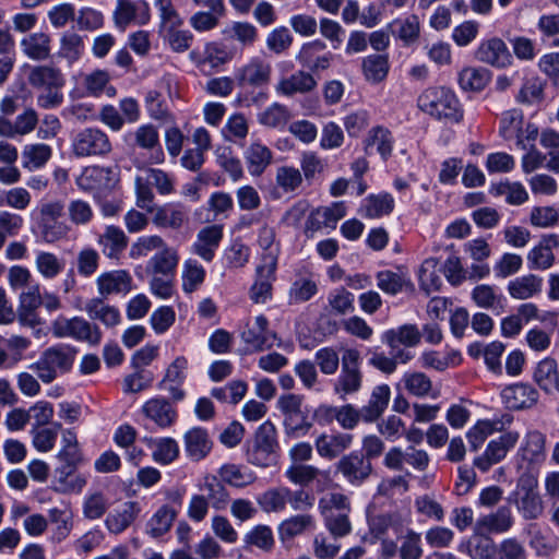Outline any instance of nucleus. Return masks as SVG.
Wrapping results in <instances>:
<instances>
[{
  "instance_id": "obj_12",
  "label": "nucleus",
  "mask_w": 559,
  "mask_h": 559,
  "mask_svg": "<svg viewBox=\"0 0 559 559\" xmlns=\"http://www.w3.org/2000/svg\"><path fill=\"white\" fill-rule=\"evenodd\" d=\"M112 16L116 27L121 32H124L132 23L145 25L150 22V5L144 0L139 2H133L131 0H117V7Z\"/></svg>"
},
{
  "instance_id": "obj_44",
  "label": "nucleus",
  "mask_w": 559,
  "mask_h": 559,
  "mask_svg": "<svg viewBox=\"0 0 559 559\" xmlns=\"http://www.w3.org/2000/svg\"><path fill=\"white\" fill-rule=\"evenodd\" d=\"M34 263L37 273L45 280L56 278L66 267L62 258L53 252L43 250L36 252Z\"/></svg>"
},
{
  "instance_id": "obj_20",
  "label": "nucleus",
  "mask_w": 559,
  "mask_h": 559,
  "mask_svg": "<svg viewBox=\"0 0 559 559\" xmlns=\"http://www.w3.org/2000/svg\"><path fill=\"white\" fill-rule=\"evenodd\" d=\"M514 524V518L509 507H500L496 512L480 516L475 525L474 532L479 536L488 534H502L508 532Z\"/></svg>"
},
{
  "instance_id": "obj_10",
  "label": "nucleus",
  "mask_w": 559,
  "mask_h": 559,
  "mask_svg": "<svg viewBox=\"0 0 559 559\" xmlns=\"http://www.w3.org/2000/svg\"><path fill=\"white\" fill-rule=\"evenodd\" d=\"M234 58L233 52L217 41H209L201 49H193L190 52V59L195 67L204 73L215 70Z\"/></svg>"
},
{
  "instance_id": "obj_32",
  "label": "nucleus",
  "mask_w": 559,
  "mask_h": 559,
  "mask_svg": "<svg viewBox=\"0 0 559 559\" xmlns=\"http://www.w3.org/2000/svg\"><path fill=\"white\" fill-rule=\"evenodd\" d=\"M178 263L177 249L166 245L148 260L146 271L152 275L174 276Z\"/></svg>"
},
{
  "instance_id": "obj_55",
  "label": "nucleus",
  "mask_w": 559,
  "mask_h": 559,
  "mask_svg": "<svg viewBox=\"0 0 559 559\" xmlns=\"http://www.w3.org/2000/svg\"><path fill=\"white\" fill-rule=\"evenodd\" d=\"M153 447V459L159 464H170L179 455L178 442L169 437L151 440Z\"/></svg>"
},
{
  "instance_id": "obj_51",
  "label": "nucleus",
  "mask_w": 559,
  "mask_h": 559,
  "mask_svg": "<svg viewBox=\"0 0 559 559\" xmlns=\"http://www.w3.org/2000/svg\"><path fill=\"white\" fill-rule=\"evenodd\" d=\"M393 207L394 200L391 194H371L365 199L361 212L366 217L376 218L390 214Z\"/></svg>"
},
{
  "instance_id": "obj_11",
  "label": "nucleus",
  "mask_w": 559,
  "mask_h": 559,
  "mask_svg": "<svg viewBox=\"0 0 559 559\" xmlns=\"http://www.w3.org/2000/svg\"><path fill=\"white\" fill-rule=\"evenodd\" d=\"M520 435L515 431H508L499 438L491 440L485 452L475 457L474 466L481 472H487L492 465L501 462L507 453L516 444Z\"/></svg>"
},
{
  "instance_id": "obj_38",
  "label": "nucleus",
  "mask_w": 559,
  "mask_h": 559,
  "mask_svg": "<svg viewBox=\"0 0 559 559\" xmlns=\"http://www.w3.org/2000/svg\"><path fill=\"white\" fill-rule=\"evenodd\" d=\"M534 381L547 393L557 391L559 393V369L554 358L542 359L534 371Z\"/></svg>"
},
{
  "instance_id": "obj_21",
  "label": "nucleus",
  "mask_w": 559,
  "mask_h": 559,
  "mask_svg": "<svg viewBox=\"0 0 559 559\" xmlns=\"http://www.w3.org/2000/svg\"><path fill=\"white\" fill-rule=\"evenodd\" d=\"M475 56L479 61L498 68H504L511 61L508 47L502 39L497 37L484 40L478 46Z\"/></svg>"
},
{
  "instance_id": "obj_63",
  "label": "nucleus",
  "mask_w": 559,
  "mask_h": 559,
  "mask_svg": "<svg viewBox=\"0 0 559 559\" xmlns=\"http://www.w3.org/2000/svg\"><path fill=\"white\" fill-rule=\"evenodd\" d=\"M61 424L52 423L50 427L33 428L31 433L33 437V445L40 452H48L55 447V442Z\"/></svg>"
},
{
  "instance_id": "obj_50",
  "label": "nucleus",
  "mask_w": 559,
  "mask_h": 559,
  "mask_svg": "<svg viewBox=\"0 0 559 559\" xmlns=\"http://www.w3.org/2000/svg\"><path fill=\"white\" fill-rule=\"evenodd\" d=\"M438 264V259L428 258L420 265L418 272L419 285L427 295L439 290L442 285V280L437 270Z\"/></svg>"
},
{
  "instance_id": "obj_28",
  "label": "nucleus",
  "mask_w": 559,
  "mask_h": 559,
  "mask_svg": "<svg viewBox=\"0 0 559 559\" xmlns=\"http://www.w3.org/2000/svg\"><path fill=\"white\" fill-rule=\"evenodd\" d=\"M275 229L269 225H263L258 233V243L264 251L262 255L261 270L271 274L276 271L277 258L280 254L278 243L275 241Z\"/></svg>"
},
{
  "instance_id": "obj_22",
  "label": "nucleus",
  "mask_w": 559,
  "mask_h": 559,
  "mask_svg": "<svg viewBox=\"0 0 559 559\" xmlns=\"http://www.w3.org/2000/svg\"><path fill=\"white\" fill-rule=\"evenodd\" d=\"M502 400L510 409H523L534 406L538 401V392L526 383L507 386L501 393Z\"/></svg>"
},
{
  "instance_id": "obj_40",
  "label": "nucleus",
  "mask_w": 559,
  "mask_h": 559,
  "mask_svg": "<svg viewBox=\"0 0 559 559\" xmlns=\"http://www.w3.org/2000/svg\"><path fill=\"white\" fill-rule=\"evenodd\" d=\"M503 419L497 420H479L467 432V440L472 451H477L485 440L496 431H501L506 424L511 423V417L506 416Z\"/></svg>"
},
{
  "instance_id": "obj_18",
  "label": "nucleus",
  "mask_w": 559,
  "mask_h": 559,
  "mask_svg": "<svg viewBox=\"0 0 559 559\" xmlns=\"http://www.w3.org/2000/svg\"><path fill=\"white\" fill-rule=\"evenodd\" d=\"M43 304L40 288L38 284L29 286L27 290L21 293L19 297V307L15 313L19 322L28 328H35L41 323L37 309Z\"/></svg>"
},
{
  "instance_id": "obj_27",
  "label": "nucleus",
  "mask_w": 559,
  "mask_h": 559,
  "mask_svg": "<svg viewBox=\"0 0 559 559\" xmlns=\"http://www.w3.org/2000/svg\"><path fill=\"white\" fill-rule=\"evenodd\" d=\"M143 414L160 428L170 427L177 419V411L164 397H154L142 406Z\"/></svg>"
},
{
  "instance_id": "obj_24",
  "label": "nucleus",
  "mask_w": 559,
  "mask_h": 559,
  "mask_svg": "<svg viewBox=\"0 0 559 559\" xmlns=\"http://www.w3.org/2000/svg\"><path fill=\"white\" fill-rule=\"evenodd\" d=\"M183 445L187 456L194 462H199L209 455L213 442L204 428L194 427L183 435Z\"/></svg>"
},
{
  "instance_id": "obj_25",
  "label": "nucleus",
  "mask_w": 559,
  "mask_h": 559,
  "mask_svg": "<svg viewBox=\"0 0 559 559\" xmlns=\"http://www.w3.org/2000/svg\"><path fill=\"white\" fill-rule=\"evenodd\" d=\"M354 437L350 433H322L316 440V449L321 457L333 460L352 447Z\"/></svg>"
},
{
  "instance_id": "obj_5",
  "label": "nucleus",
  "mask_w": 559,
  "mask_h": 559,
  "mask_svg": "<svg viewBox=\"0 0 559 559\" xmlns=\"http://www.w3.org/2000/svg\"><path fill=\"white\" fill-rule=\"evenodd\" d=\"M120 181L118 166H88L76 178L78 187L95 197H106L114 191Z\"/></svg>"
},
{
  "instance_id": "obj_45",
  "label": "nucleus",
  "mask_w": 559,
  "mask_h": 559,
  "mask_svg": "<svg viewBox=\"0 0 559 559\" xmlns=\"http://www.w3.org/2000/svg\"><path fill=\"white\" fill-rule=\"evenodd\" d=\"M50 36L46 33H33L22 39L24 53L33 60H46L50 57Z\"/></svg>"
},
{
  "instance_id": "obj_60",
  "label": "nucleus",
  "mask_w": 559,
  "mask_h": 559,
  "mask_svg": "<svg viewBox=\"0 0 559 559\" xmlns=\"http://www.w3.org/2000/svg\"><path fill=\"white\" fill-rule=\"evenodd\" d=\"M205 270L193 259H188L182 269V289L186 293H193L204 282Z\"/></svg>"
},
{
  "instance_id": "obj_46",
  "label": "nucleus",
  "mask_w": 559,
  "mask_h": 559,
  "mask_svg": "<svg viewBox=\"0 0 559 559\" xmlns=\"http://www.w3.org/2000/svg\"><path fill=\"white\" fill-rule=\"evenodd\" d=\"M85 311L92 320H99L107 326H115L120 322L119 310L105 304L99 297L90 299L85 305Z\"/></svg>"
},
{
  "instance_id": "obj_35",
  "label": "nucleus",
  "mask_w": 559,
  "mask_h": 559,
  "mask_svg": "<svg viewBox=\"0 0 559 559\" xmlns=\"http://www.w3.org/2000/svg\"><path fill=\"white\" fill-rule=\"evenodd\" d=\"M133 141L136 146L153 152L152 159L158 164L164 160V153L159 145L157 128L151 123L142 124L133 132Z\"/></svg>"
},
{
  "instance_id": "obj_9",
  "label": "nucleus",
  "mask_w": 559,
  "mask_h": 559,
  "mask_svg": "<svg viewBox=\"0 0 559 559\" xmlns=\"http://www.w3.org/2000/svg\"><path fill=\"white\" fill-rule=\"evenodd\" d=\"M272 73L271 62L260 56H254L236 70L235 80L239 87L260 88L271 83Z\"/></svg>"
},
{
  "instance_id": "obj_17",
  "label": "nucleus",
  "mask_w": 559,
  "mask_h": 559,
  "mask_svg": "<svg viewBox=\"0 0 559 559\" xmlns=\"http://www.w3.org/2000/svg\"><path fill=\"white\" fill-rule=\"evenodd\" d=\"M318 81L312 73L306 70H297L288 76H283L275 85L277 94L293 97L295 95H306L316 91Z\"/></svg>"
},
{
  "instance_id": "obj_53",
  "label": "nucleus",
  "mask_w": 559,
  "mask_h": 559,
  "mask_svg": "<svg viewBox=\"0 0 559 559\" xmlns=\"http://www.w3.org/2000/svg\"><path fill=\"white\" fill-rule=\"evenodd\" d=\"M345 205L343 202L333 203L331 206L320 207L311 215V224L317 228L334 227L335 224L345 216Z\"/></svg>"
},
{
  "instance_id": "obj_36",
  "label": "nucleus",
  "mask_w": 559,
  "mask_h": 559,
  "mask_svg": "<svg viewBox=\"0 0 559 559\" xmlns=\"http://www.w3.org/2000/svg\"><path fill=\"white\" fill-rule=\"evenodd\" d=\"M421 333L415 324H403L382 334V342L394 350L399 345L414 347L419 344Z\"/></svg>"
},
{
  "instance_id": "obj_23",
  "label": "nucleus",
  "mask_w": 559,
  "mask_h": 559,
  "mask_svg": "<svg viewBox=\"0 0 559 559\" xmlns=\"http://www.w3.org/2000/svg\"><path fill=\"white\" fill-rule=\"evenodd\" d=\"M223 238V226L210 225L202 228L197 240L192 245V252L198 254L206 262H211L214 258L215 250L218 248Z\"/></svg>"
},
{
  "instance_id": "obj_64",
  "label": "nucleus",
  "mask_w": 559,
  "mask_h": 559,
  "mask_svg": "<svg viewBox=\"0 0 559 559\" xmlns=\"http://www.w3.org/2000/svg\"><path fill=\"white\" fill-rule=\"evenodd\" d=\"M406 391L417 397L428 396L432 390L431 380L423 372H407L403 377Z\"/></svg>"
},
{
  "instance_id": "obj_7",
  "label": "nucleus",
  "mask_w": 559,
  "mask_h": 559,
  "mask_svg": "<svg viewBox=\"0 0 559 559\" xmlns=\"http://www.w3.org/2000/svg\"><path fill=\"white\" fill-rule=\"evenodd\" d=\"M51 332L56 337H71L79 342H85L96 346L102 341V332L98 325L81 318L67 319L60 317L51 323Z\"/></svg>"
},
{
  "instance_id": "obj_47",
  "label": "nucleus",
  "mask_w": 559,
  "mask_h": 559,
  "mask_svg": "<svg viewBox=\"0 0 559 559\" xmlns=\"http://www.w3.org/2000/svg\"><path fill=\"white\" fill-rule=\"evenodd\" d=\"M489 81L490 72L485 68L466 67L459 73V84L464 91H483Z\"/></svg>"
},
{
  "instance_id": "obj_14",
  "label": "nucleus",
  "mask_w": 559,
  "mask_h": 559,
  "mask_svg": "<svg viewBox=\"0 0 559 559\" xmlns=\"http://www.w3.org/2000/svg\"><path fill=\"white\" fill-rule=\"evenodd\" d=\"M519 468L523 472L535 469L538 473V466L545 460V436L537 431L526 433L523 444L519 450Z\"/></svg>"
},
{
  "instance_id": "obj_8",
  "label": "nucleus",
  "mask_w": 559,
  "mask_h": 559,
  "mask_svg": "<svg viewBox=\"0 0 559 559\" xmlns=\"http://www.w3.org/2000/svg\"><path fill=\"white\" fill-rule=\"evenodd\" d=\"M277 448L276 428L266 420L254 433L253 443L248 450L249 462L257 466H269L275 461Z\"/></svg>"
},
{
  "instance_id": "obj_13",
  "label": "nucleus",
  "mask_w": 559,
  "mask_h": 559,
  "mask_svg": "<svg viewBox=\"0 0 559 559\" xmlns=\"http://www.w3.org/2000/svg\"><path fill=\"white\" fill-rule=\"evenodd\" d=\"M337 473L354 486H359L371 475L373 468L371 462L357 452L343 455L335 464Z\"/></svg>"
},
{
  "instance_id": "obj_37",
  "label": "nucleus",
  "mask_w": 559,
  "mask_h": 559,
  "mask_svg": "<svg viewBox=\"0 0 559 559\" xmlns=\"http://www.w3.org/2000/svg\"><path fill=\"white\" fill-rule=\"evenodd\" d=\"M97 242L106 257L116 259L128 247V237L121 228L110 225L99 235Z\"/></svg>"
},
{
  "instance_id": "obj_42",
  "label": "nucleus",
  "mask_w": 559,
  "mask_h": 559,
  "mask_svg": "<svg viewBox=\"0 0 559 559\" xmlns=\"http://www.w3.org/2000/svg\"><path fill=\"white\" fill-rule=\"evenodd\" d=\"M317 414L324 416H334L340 426L344 429H354L359 420H362V412L356 409L352 404H346L341 407L330 405H320Z\"/></svg>"
},
{
  "instance_id": "obj_2",
  "label": "nucleus",
  "mask_w": 559,
  "mask_h": 559,
  "mask_svg": "<svg viewBox=\"0 0 559 559\" xmlns=\"http://www.w3.org/2000/svg\"><path fill=\"white\" fill-rule=\"evenodd\" d=\"M418 107L424 112L444 122L459 123L463 119V110L457 97L445 87L427 88L418 97Z\"/></svg>"
},
{
  "instance_id": "obj_29",
  "label": "nucleus",
  "mask_w": 559,
  "mask_h": 559,
  "mask_svg": "<svg viewBox=\"0 0 559 559\" xmlns=\"http://www.w3.org/2000/svg\"><path fill=\"white\" fill-rule=\"evenodd\" d=\"M153 223L159 228L179 229L188 221V212L181 204H165L153 211Z\"/></svg>"
},
{
  "instance_id": "obj_33",
  "label": "nucleus",
  "mask_w": 559,
  "mask_h": 559,
  "mask_svg": "<svg viewBox=\"0 0 559 559\" xmlns=\"http://www.w3.org/2000/svg\"><path fill=\"white\" fill-rule=\"evenodd\" d=\"M86 485L84 476L75 473V466L62 465L55 469L52 489L59 493L80 492Z\"/></svg>"
},
{
  "instance_id": "obj_56",
  "label": "nucleus",
  "mask_w": 559,
  "mask_h": 559,
  "mask_svg": "<svg viewBox=\"0 0 559 559\" xmlns=\"http://www.w3.org/2000/svg\"><path fill=\"white\" fill-rule=\"evenodd\" d=\"M372 146L377 147V152L386 159L392 153V138L388 129L378 126L372 128L366 140L365 150L368 153Z\"/></svg>"
},
{
  "instance_id": "obj_15",
  "label": "nucleus",
  "mask_w": 559,
  "mask_h": 559,
  "mask_svg": "<svg viewBox=\"0 0 559 559\" xmlns=\"http://www.w3.org/2000/svg\"><path fill=\"white\" fill-rule=\"evenodd\" d=\"M325 49L326 45L319 39L306 43L297 53L296 60L302 67L308 68V72L314 75L316 73L328 70L331 67L333 55L331 52H325Z\"/></svg>"
},
{
  "instance_id": "obj_58",
  "label": "nucleus",
  "mask_w": 559,
  "mask_h": 559,
  "mask_svg": "<svg viewBox=\"0 0 559 559\" xmlns=\"http://www.w3.org/2000/svg\"><path fill=\"white\" fill-rule=\"evenodd\" d=\"M275 280V271L271 274L261 270V265L257 269V281L250 289V298L255 304H264L272 296V282Z\"/></svg>"
},
{
  "instance_id": "obj_61",
  "label": "nucleus",
  "mask_w": 559,
  "mask_h": 559,
  "mask_svg": "<svg viewBox=\"0 0 559 559\" xmlns=\"http://www.w3.org/2000/svg\"><path fill=\"white\" fill-rule=\"evenodd\" d=\"M176 518V512L169 506H163L147 522V533L153 537H159L169 531Z\"/></svg>"
},
{
  "instance_id": "obj_16",
  "label": "nucleus",
  "mask_w": 559,
  "mask_h": 559,
  "mask_svg": "<svg viewBox=\"0 0 559 559\" xmlns=\"http://www.w3.org/2000/svg\"><path fill=\"white\" fill-rule=\"evenodd\" d=\"M241 340L255 352L271 348L276 340V334L269 329V321L264 316H258L252 322H248L241 333Z\"/></svg>"
},
{
  "instance_id": "obj_54",
  "label": "nucleus",
  "mask_w": 559,
  "mask_h": 559,
  "mask_svg": "<svg viewBox=\"0 0 559 559\" xmlns=\"http://www.w3.org/2000/svg\"><path fill=\"white\" fill-rule=\"evenodd\" d=\"M490 193L496 197H506V201L512 205H520L527 201L528 194L520 182L503 181L490 187Z\"/></svg>"
},
{
  "instance_id": "obj_26",
  "label": "nucleus",
  "mask_w": 559,
  "mask_h": 559,
  "mask_svg": "<svg viewBox=\"0 0 559 559\" xmlns=\"http://www.w3.org/2000/svg\"><path fill=\"white\" fill-rule=\"evenodd\" d=\"M97 289L103 298L112 294H126L131 289L132 277L124 270H115L100 274L97 280Z\"/></svg>"
},
{
  "instance_id": "obj_31",
  "label": "nucleus",
  "mask_w": 559,
  "mask_h": 559,
  "mask_svg": "<svg viewBox=\"0 0 559 559\" xmlns=\"http://www.w3.org/2000/svg\"><path fill=\"white\" fill-rule=\"evenodd\" d=\"M390 397L391 389L388 384H380L374 386L367 404L360 408L362 412V421H378L388 408Z\"/></svg>"
},
{
  "instance_id": "obj_41",
  "label": "nucleus",
  "mask_w": 559,
  "mask_h": 559,
  "mask_svg": "<svg viewBox=\"0 0 559 559\" xmlns=\"http://www.w3.org/2000/svg\"><path fill=\"white\" fill-rule=\"evenodd\" d=\"M140 512L141 508L138 502L128 501L107 516L106 526L111 533L119 534L133 523Z\"/></svg>"
},
{
  "instance_id": "obj_39",
  "label": "nucleus",
  "mask_w": 559,
  "mask_h": 559,
  "mask_svg": "<svg viewBox=\"0 0 559 559\" xmlns=\"http://www.w3.org/2000/svg\"><path fill=\"white\" fill-rule=\"evenodd\" d=\"M364 383V373L361 370L343 369L333 382V392L341 400H346L348 395L358 393Z\"/></svg>"
},
{
  "instance_id": "obj_1",
  "label": "nucleus",
  "mask_w": 559,
  "mask_h": 559,
  "mask_svg": "<svg viewBox=\"0 0 559 559\" xmlns=\"http://www.w3.org/2000/svg\"><path fill=\"white\" fill-rule=\"evenodd\" d=\"M305 397L300 394L287 393L277 399L276 407L283 418V428L286 437L300 439L306 437L313 427V420Z\"/></svg>"
},
{
  "instance_id": "obj_48",
  "label": "nucleus",
  "mask_w": 559,
  "mask_h": 559,
  "mask_svg": "<svg viewBox=\"0 0 559 559\" xmlns=\"http://www.w3.org/2000/svg\"><path fill=\"white\" fill-rule=\"evenodd\" d=\"M288 487L278 486L261 493L257 502L265 513H278L287 506Z\"/></svg>"
},
{
  "instance_id": "obj_34",
  "label": "nucleus",
  "mask_w": 559,
  "mask_h": 559,
  "mask_svg": "<svg viewBox=\"0 0 559 559\" xmlns=\"http://www.w3.org/2000/svg\"><path fill=\"white\" fill-rule=\"evenodd\" d=\"M543 278L536 274L519 276L508 283L509 295L518 300L533 298L542 293Z\"/></svg>"
},
{
  "instance_id": "obj_4",
  "label": "nucleus",
  "mask_w": 559,
  "mask_h": 559,
  "mask_svg": "<svg viewBox=\"0 0 559 559\" xmlns=\"http://www.w3.org/2000/svg\"><path fill=\"white\" fill-rule=\"evenodd\" d=\"M76 356V349L70 345L57 344L46 348L39 359L31 365L44 383H51L58 374L71 370Z\"/></svg>"
},
{
  "instance_id": "obj_49",
  "label": "nucleus",
  "mask_w": 559,
  "mask_h": 559,
  "mask_svg": "<svg viewBox=\"0 0 559 559\" xmlns=\"http://www.w3.org/2000/svg\"><path fill=\"white\" fill-rule=\"evenodd\" d=\"M52 150L44 143L27 144L22 151L23 167L28 170L41 168L51 157Z\"/></svg>"
},
{
  "instance_id": "obj_3",
  "label": "nucleus",
  "mask_w": 559,
  "mask_h": 559,
  "mask_svg": "<svg viewBox=\"0 0 559 559\" xmlns=\"http://www.w3.org/2000/svg\"><path fill=\"white\" fill-rule=\"evenodd\" d=\"M537 472H522L518 479L515 491L509 497L524 520H536L544 512V502L537 490Z\"/></svg>"
},
{
  "instance_id": "obj_59",
  "label": "nucleus",
  "mask_w": 559,
  "mask_h": 559,
  "mask_svg": "<svg viewBox=\"0 0 559 559\" xmlns=\"http://www.w3.org/2000/svg\"><path fill=\"white\" fill-rule=\"evenodd\" d=\"M290 119L285 105L274 103L258 115V121L267 128H283Z\"/></svg>"
},
{
  "instance_id": "obj_30",
  "label": "nucleus",
  "mask_w": 559,
  "mask_h": 559,
  "mask_svg": "<svg viewBox=\"0 0 559 559\" xmlns=\"http://www.w3.org/2000/svg\"><path fill=\"white\" fill-rule=\"evenodd\" d=\"M243 158L248 173L251 176L259 177L271 165L273 153L266 145L254 141L245 150Z\"/></svg>"
},
{
  "instance_id": "obj_19",
  "label": "nucleus",
  "mask_w": 559,
  "mask_h": 559,
  "mask_svg": "<svg viewBox=\"0 0 559 559\" xmlns=\"http://www.w3.org/2000/svg\"><path fill=\"white\" fill-rule=\"evenodd\" d=\"M559 248V236L546 234L540 237L539 242L527 253V263L532 270H548L555 263L554 249Z\"/></svg>"
},
{
  "instance_id": "obj_43",
  "label": "nucleus",
  "mask_w": 559,
  "mask_h": 559,
  "mask_svg": "<svg viewBox=\"0 0 559 559\" xmlns=\"http://www.w3.org/2000/svg\"><path fill=\"white\" fill-rule=\"evenodd\" d=\"M27 79L28 83L37 90L64 85V79L61 72L48 66L33 67Z\"/></svg>"
},
{
  "instance_id": "obj_62",
  "label": "nucleus",
  "mask_w": 559,
  "mask_h": 559,
  "mask_svg": "<svg viewBox=\"0 0 559 559\" xmlns=\"http://www.w3.org/2000/svg\"><path fill=\"white\" fill-rule=\"evenodd\" d=\"M276 186L285 193L297 190L302 183L301 171L293 166H280L275 175Z\"/></svg>"
},
{
  "instance_id": "obj_52",
  "label": "nucleus",
  "mask_w": 559,
  "mask_h": 559,
  "mask_svg": "<svg viewBox=\"0 0 559 559\" xmlns=\"http://www.w3.org/2000/svg\"><path fill=\"white\" fill-rule=\"evenodd\" d=\"M362 71L367 81L379 83L389 72V60L385 55H371L362 60Z\"/></svg>"
},
{
  "instance_id": "obj_57",
  "label": "nucleus",
  "mask_w": 559,
  "mask_h": 559,
  "mask_svg": "<svg viewBox=\"0 0 559 559\" xmlns=\"http://www.w3.org/2000/svg\"><path fill=\"white\" fill-rule=\"evenodd\" d=\"M313 516L310 514H297L284 520L278 526V534L282 539H290L302 534L313 526Z\"/></svg>"
},
{
  "instance_id": "obj_6",
  "label": "nucleus",
  "mask_w": 559,
  "mask_h": 559,
  "mask_svg": "<svg viewBox=\"0 0 559 559\" xmlns=\"http://www.w3.org/2000/svg\"><path fill=\"white\" fill-rule=\"evenodd\" d=\"M71 151L76 157H104L111 153L112 144L105 131L87 127L72 136Z\"/></svg>"
}]
</instances>
